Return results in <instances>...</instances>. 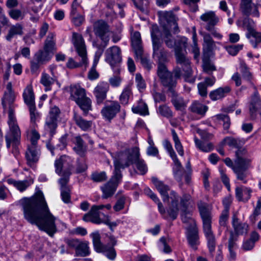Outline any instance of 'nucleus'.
<instances>
[{"mask_svg": "<svg viewBox=\"0 0 261 261\" xmlns=\"http://www.w3.org/2000/svg\"><path fill=\"white\" fill-rule=\"evenodd\" d=\"M92 179L95 182H101L107 179V176L105 172H95L91 175Z\"/></svg>", "mask_w": 261, "mask_h": 261, "instance_id": "338daca9", "label": "nucleus"}, {"mask_svg": "<svg viewBox=\"0 0 261 261\" xmlns=\"http://www.w3.org/2000/svg\"><path fill=\"white\" fill-rule=\"evenodd\" d=\"M132 94L130 86L126 87L123 90L120 96L119 99L122 105H126L128 102L129 99Z\"/></svg>", "mask_w": 261, "mask_h": 261, "instance_id": "09e8293b", "label": "nucleus"}, {"mask_svg": "<svg viewBox=\"0 0 261 261\" xmlns=\"http://www.w3.org/2000/svg\"><path fill=\"white\" fill-rule=\"evenodd\" d=\"M93 30L95 34L99 37L103 41V45L102 47L101 48L99 45L94 42L93 45L98 48V50L102 49L103 50V48L107 46L109 41V38L105 35L109 31V26L105 21L98 20L94 23Z\"/></svg>", "mask_w": 261, "mask_h": 261, "instance_id": "dca6fc26", "label": "nucleus"}, {"mask_svg": "<svg viewBox=\"0 0 261 261\" xmlns=\"http://www.w3.org/2000/svg\"><path fill=\"white\" fill-rule=\"evenodd\" d=\"M96 208V207L92 206L90 211L84 215L83 221L86 222H91L96 224L103 223V221L100 218L99 212Z\"/></svg>", "mask_w": 261, "mask_h": 261, "instance_id": "cd10ccee", "label": "nucleus"}, {"mask_svg": "<svg viewBox=\"0 0 261 261\" xmlns=\"http://www.w3.org/2000/svg\"><path fill=\"white\" fill-rule=\"evenodd\" d=\"M72 43L78 55L81 58V61L76 62L72 58H70L66 63V66L70 69L77 68L82 65H85L86 67L88 63V60L86 46L82 36L80 34L73 33L72 34Z\"/></svg>", "mask_w": 261, "mask_h": 261, "instance_id": "9d476101", "label": "nucleus"}, {"mask_svg": "<svg viewBox=\"0 0 261 261\" xmlns=\"http://www.w3.org/2000/svg\"><path fill=\"white\" fill-rule=\"evenodd\" d=\"M9 16L13 19L21 20L24 17V14L20 10L12 9L9 11Z\"/></svg>", "mask_w": 261, "mask_h": 261, "instance_id": "052dcab7", "label": "nucleus"}, {"mask_svg": "<svg viewBox=\"0 0 261 261\" xmlns=\"http://www.w3.org/2000/svg\"><path fill=\"white\" fill-rule=\"evenodd\" d=\"M151 181L161 194L163 202L168 204V215L173 220L175 219L178 216L180 206L184 209L187 207L190 196L185 195L180 197L175 191H170L169 187L156 177H152Z\"/></svg>", "mask_w": 261, "mask_h": 261, "instance_id": "39448f33", "label": "nucleus"}, {"mask_svg": "<svg viewBox=\"0 0 261 261\" xmlns=\"http://www.w3.org/2000/svg\"><path fill=\"white\" fill-rule=\"evenodd\" d=\"M161 115L166 117H170L172 116V111L169 107L166 105L160 106L158 111Z\"/></svg>", "mask_w": 261, "mask_h": 261, "instance_id": "69168bd1", "label": "nucleus"}, {"mask_svg": "<svg viewBox=\"0 0 261 261\" xmlns=\"http://www.w3.org/2000/svg\"><path fill=\"white\" fill-rule=\"evenodd\" d=\"M132 46L137 59L140 60L144 67H147V62L143 58V49L142 46L141 35L139 32H135L131 37Z\"/></svg>", "mask_w": 261, "mask_h": 261, "instance_id": "f3484780", "label": "nucleus"}, {"mask_svg": "<svg viewBox=\"0 0 261 261\" xmlns=\"http://www.w3.org/2000/svg\"><path fill=\"white\" fill-rule=\"evenodd\" d=\"M224 162L227 166L232 168L238 179L243 181L245 184L247 182L246 177L248 174L247 170L251 166L250 160L237 157L233 163L229 158H226Z\"/></svg>", "mask_w": 261, "mask_h": 261, "instance_id": "f8f14e48", "label": "nucleus"}, {"mask_svg": "<svg viewBox=\"0 0 261 261\" xmlns=\"http://www.w3.org/2000/svg\"><path fill=\"white\" fill-rule=\"evenodd\" d=\"M200 18L202 21L207 22L206 26H210V27H214L219 21V17L213 11L205 12L202 14Z\"/></svg>", "mask_w": 261, "mask_h": 261, "instance_id": "7c9ffc66", "label": "nucleus"}, {"mask_svg": "<svg viewBox=\"0 0 261 261\" xmlns=\"http://www.w3.org/2000/svg\"><path fill=\"white\" fill-rule=\"evenodd\" d=\"M178 164L176 162L174 163V166L173 168V174L175 178L178 181H181L183 171L182 170V166L179 161H178Z\"/></svg>", "mask_w": 261, "mask_h": 261, "instance_id": "603ef678", "label": "nucleus"}, {"mask_svg": "<svg viewBox=\"0 0 261 261\" xmlns=\"http://www.w3.org/2000/svg\"><path fill=\"white\" fill-rule=\"evenodd\" d=\"M232 225L234 229L233 233L237 236L246 234L248 232V225L246 223L239 222L236 215L232 217Z\"/></svg>", "mask_w": 261, "mask_h": 261, "instance_id": "a878e982", "label": "nucleus"}, {"mask_svg": "<svg viewBox=\"0 0 261 261\" xmlns=\"http://www.w3.org/2000/svg\"><path fill=\"white\" fill-rule=\"evenodd\" d=\"M109 83L106 82H100L94 88L93 93L96 98L97 102L101 103L106 98L107 94L109 90Z\"/></svg>", "mask_w": 261, "mask_h": 261, "instance_id": "5701e85b", "label": "nucleus"}, {"mask_svg": "<svg viewBox=\"0 0 261 261\" xmlns=\"http://www.w3.org/2000/svg\"><path fill=\"white\" fill-rule=\"evenodd\" d=\"M24 219L52 237L56 232L55 217L50 213L42 192H37L30 198L24 197L19 201Z\"/></svg>", "mask_w": 261, "mask_h": 261, "instance_id": "f257e3e1", "label": "nucleus"}, {"mask_svg": "<svg viewBox=\"0 0 261 261\" xmlns=\"http://www.w3.org/2000/svg\"><path fill=\"white\" fill-rule=\"evenodd\" d=\"M70 96L75 102L84 98L86 96V90L78 85L70 87Z\"/></svg>", "mask_w": 261, "mask_h": 261, "instance_id": "c756f323", "label": "nucleus"}, {"mask_svg": "<svg viewBox=\"0 0 261 261\" xmlns=\"http://www.w3.org/2000/svg\"><path fill=\"white\" fill-rule=\"evenodd\" d=\"M243 25L244 27H245L248 31L246 34H250L252 32L256 31L255 29V22L251 19H245L244 20Z\"/></svg>", "mask_w": 261, "mask_h": 261, "instance_id": "bf43d9fd", "label": "nucleus"}, {"mask_svg": "<svg viewBox=\"0 0 261 261\" xmlns=\"http://www.w3.org/2000/svg\"><path fill=\"white\" fill-rule=\"evenodd\" d=\"M194 142L196 147L201 151L209 152L214 149V145L212 143L204 142L196 137L194 138Z\"/></svg>", "mask_w": 261, "mask_h": 261, "instance_id": "ea45409f", "label": "nucleus"}, {"mask_svg": "<svg viewBox=\"0 0 261 261\" xmlns=\"http://www.w3.org/2000/svg\"><path fill=\"white\" fill-rule=\"evenodd\" d=\"M120 109V106L118 102L112 101L110 105L105 106L101 113L105 119L110 121L119 112Z\"/></svg>", "mask_w": 261, "mask_h": 261, "instance_id": "b1692460", "label": "nucleus"}, {"mask_svg": "<svg viewBox=\"0 0 261 261\" xmlns=\"http://www.w3.org/2000/svg\"><path fill=\"white\" fill-rule=\"evenodd\" d=\"M181 219L185 224L186 234L188 244L191 248L196 250L200 242L196 222L194 219L190 216H186L185 214L181 215Z\"/></svg>", "mask_w": 261, "mask_h": 261, "instance_id": "ddd939ff", "label": "nucleus"}, {"mask_svg": "<svg viewBox=\"0 0 261 261\" xmlns=\"http://www.w3.org/2000/svg\"><path fill=\"white\" fill-rule=\"evenodd\" d=\"M223 143L231 148H239L241 146L244 142L238 138H234L231 137H227L223 139Z\"/></svg>", "mask_w": 261, "mask_h": 261, "instance_id": "79ce46f5", "label": "nucleus"}, {"mask_svg": "<svg viewBox=\"0 0 261 261\" xmlns=\"http://www.w3.org/2000/svg\"><path fill=\"white\" fill-rule=\"evenodd\" d=\"M121 178L113 174L110 180L101 187L103 198L107 199L111 197L114 194L119 183L121 181Z\"/></svg>", "mask_w": 261, "mask_h": 261, "instance_id": "6ab92c4d", "label": "nucleus"}, {"mask_svg": "<svg viewBox=\"0 0 261 261\" xmlns=\"http://www.w3.org/2000/svg\"><path fill=\"white\" fill-rule=\"evenodd\" d=\"M50 59L49 52L45 50H40L34 55L31 62V70L33 73L36 72L41 64L48 62Z\"/></svg>", "mask_w": 261, "mask_h": 261, "instance_id": "a211bd4d", "label": "nucleus"}, {"mask_svg": "<svg viewBox=\"0 0 261 261\" xmlns=\"http://www.w3.org/2000/svg\"><path fill=\"white\" fill-rule=\"evenodd\" d=\"M95 251L98 253H102L109 259L114 260L116 257L115 249L111 246L103 245L100 241V236L98 231L90 234Z\"/></svg>", "mask_w": 261, "mask_h": 261, "instance_id": "2eb2a0df", "label": "nucleus"}, {"mask_svg": "<svg viewBox=\"0 0 261 261\" xmlns=\"http://www.w3.org/2000/svg\"><path fill=\"white\" fill-rule=\"evenodd\" d=\"M22 30L23 28L22 25L19 23L12 25L10 28L9 33L6 36L7 40L10 41L15 35H21L23 34Z\"/></svg>", "mask_w": 261, "mask_h": 261, "instance_id": "a19ab883", "label": "nucleus"}, {"mask_svg": "<svg viewBox=\"0 0 261 261\" xmlns=\"http://www.w3.org/2000/svg\"><path fill=\"white\" fill-rule=\"evenodd\" d=\"M190 109L193 112L203 115L207 111L208 108L198 101H195L192 104Z\"/></svg>", "mask_w": 261, "mask_h": 261, "instance_id": "a18cd8bd", "label": "nucleus"}, {"mask_svg": "<svg viewBox=\"0 0 261 261\" xmlns=\"http://www.w3.org/2000/svg\"><path fill=\"white\" fill-rule=\"evenodd\" d=\"M230 90L229 87H220L212 91L210 93V97L212 100H217L224 97Z\"/></svg>", "mask_w": 261, "mask_h": 261, "instance_id": "c9c22d12", "label": "nucleus"}, {"mask_svg": "<svg viewBox=\"0 0 261 261\" xmlns=\"http://www.w3.org/2000/svg\"><path fill=\"white\" fill-rule=\"evenodd\" d=\"M39 150L37 146H29L25 152V158L28 164L32 166L39 159Z\"/></svg>", "mask_w": 261, "mask_h": 261, "instance_id": "bb28decb", "label": "nucleus"}, {"mask_svg": "<svg viewBox=\"0 0 261 261\" xmlns=\"http://www.w3.org/2000/svg\"><path fill=\"white\" fill-rule=\"evenodd\" d=\"M105 56L106 61L113 66L121 61V49L117 46L110 47L106 50Z\"/></svg>", "mask_w": 261, "mask_h": 261, "instance_id": "412c9836", "label": "nucleus"}, {"mask_svg": "<svg viewBox=\"0 0 261 261\" xmlns=\"http://www.w3.org/2000/svg\"><path fill=\"white\" fill-rule=\"evenodd\" d=\"M172 138L173 141L174 142L175 144V148L177 151L178 152V154L180 156H183L184 154L183 147L181 145V143L180 141V140L175 132V131L174 129H172L171 131Z\"/></svg>", "mask_w": 261, "mask_h": 261, "instance_id": "3c124183", "label": "nucleus"}, {"mask_svg": "<svg viewBox=\"0 0 261 261\" xmlns=\"http://www.w3.org/2000/svg\"><path fill=\"white\" fill-rule=\"evenodd\" d=\"M57 121L53 119L50 117H47L44 125V129L46 133L49 134L50 136L53 137L56 133L57 128Z\"/></svg>", "mask_w": 261, "mask_h": 261, "instance_id": "58836bf2", "label": "nucleus"}, {"mask_svg": "<svg viewBox=\"0 0 261 261\" xmlns=\"http://www.w3.org/2000/svg\"><path fill=\"white\" fill-rule=\"evenodd\" d=\"M200 214L203 222V230L207 241L210 252L213 253L216 247V238L212 230V216L211 209L207 205L201 201L198 203Z\"/></svg>", "mask_w": 261, "mask_h": 261, "instance_id": "1a4fd4ad", "label": "nucleus"}, {"mask_svg": "<svg viewBox=\"0 0 261 261\" xmlns=\"http://www.w3.org/2000/svg\"><path fill=\"white\" fill-rule=\"evenodd\" d=\"M151 181L161 194L163 202L168 204V215L173 220L175 219L178 216L180 206L184 209L187 207L190 196L185 195L180 197L175 191H170L169 187L156 177H152Z\"/></svg>", "mask_w": 261, "mask_h": 261, "instance_id": "423d86ee", "label": "nucleus"}, {"mask_svg": "<svg viewBox=\"0 0 261 261\" xmlns=\"http://www.w3.org/2000/svg\"><path fill=\"white\" fill-rule=\"evenodd\" d=\"M8 181L9 184H12L18 190L23 192L33 184L34 180L32 178L18 181L9 179Z\"/></svg>", "mask_w": 261, "mask_h": 261, "instance_id": "2f4dec72", "label": "nucleus"}, {"mask_svg": "<svg viewBox=\"0 0 261 261\" xmlns=\"http://www.w3.org/2000/svg\"><path fill=\"white\" fill-rule=\"evenodd\" d=\"M248 107L251 118L255 119L258 110L261 108V98L256 90L250 96Z\"/></svg>", "mask_w": 261, "mask_h": 261, "instance_id": "4be33fe9", "label": "nucleus"}, {"mask_svg": "<svg viewBox=\"0 0 261 261\" xmlns=\"http://www.w3.org/2000/svg\"><path fill=\"white\" fill-rule=\"evenodd\" d=\"M54 37L55 35L53 33L48 34L45 41L44 47V50L49 52L53 49L55 45V41L54 40Z\"/></svg>", "mask_w": 261, "mask_h": 261, "instance_id": "13d9d810", "label": "nucleus"}, {"mask_svg": "<svg viewBox=\"0 0 261 261\" xmlns=\"http://www.w3.org/2000/svg\"><path fill=\"white\" fill-rule=\"evenodd\" d=\"M103 53V49H99L95 53V60L93 67L91 68L88 74V77L90 80H96L99 77V74L95 69V66L97 62Z\"/></svg>", "mask_w": 261, "mask_h": 261, "instance_id": "473e14b6", "label": "nucleus"}, {"mask_svg": "<svg viewBox=\"0 0 261 261\" xmlns=\"http://www.w3.org/2000/svg\"><path fill=\"white\" fill-rule=\"evenodd\" d=\"M158 13L163 32L161 33L157 25L152 26L151 35L154 51L159 49L163 40L168 47L172 48L173 45V37L170 30L172 27L175 33L178 32V30L176 22L178 19L172 11H161Z\"/></svg>", "mask_w": 261, "mask_h": 261, "instance_id": "f03ea898", "label": "nucleus"}, {"mask_svg": "<svg viewBox=\"0 0 261 261\" xmlns=\"http://www.w3.org/2000/svg\"><path fill=\"white\" fill-rule=\"evenodd\" d=\"M90 253L89 243L87 241H81L76 251L75 254L77 256L85 257Z\"/></svg>", "mask_w": 261, "mask_h": 261, "instance_id": "4c0bfd02", "label": "nucleus"}, {"mask_svg": "<svg viewBox=\"0 0 261 261\" xmlns=\"http://www.w3.org/2000/svg\"><path fill=\"white\" fill-rule=\"evenodd\" d=\"M229 218V211L227 209L223 210L221 213L219 218L220 229L223 228L225 232V237H226V231L227 229V222Z\"/></svg>", "mask_w": 261, "mask_h": 261, "instance_id": "37998d69", "label": "nucleus"}, {"mask_svg": "<svg viewBox=\"0 0 261 261\" xmlns=\"http://www.w3.org/2000/svg\"><path fill=\"white\" fill-rule=\"evenodd\" d=\"M76 103L85 114H87L88 111L91 110L92 102L91 99L87 96L80 100V101H77Z\"/></svg>", "mask_w": 261, "mask_h": 261, "instance_id": "49530a36", "label": "nucleus"}, {"mask_svg": "<svg viewBox=\"0 0 261 261\" xmlns=\"http://www.w3.org/2000/svg\"><path fill=\"white\" fill-rule=\"evenodd\" d=\"M73 119L75 124L83 130H88L92 126V122L91 121L84 119L75 113L74 114Z\"/></svg>", "mask_w": 261, "mask_h": 261, "instance_id": "f704fd0d", "label": "nucleus"}, {"mask_svg": "<svg viewBox=\"0 0 261 261\" xmlns=\"http://www.w3.org/2000/svg\"><path fill=\"white\" fill-rule=\"evenodd\" d=\"M174 87L168 88L169 96L171 97V101L177 110L182 111L187 106V101L177 95L174 90Z\"/></svg>", "mask_w": 261, "mask_h": 261, "instance_id": "393cba45", "label": "nucleus"}, {"mask_svg": "<svg viewBox=\"0 0 261 261\" xmlns=\"http://www.w3.org/2000/svg\"><path fill=\"white\" fill-rule=\"evenodd\" d=\"M72 160L67 155H63L56 160L55 166L56 172L62 177L59 180L61 186V195L62 200L66 203L70 202V193L69 188L67 186L69 176L71 174L73 167Z\"/></svg>", "mask_w": 261, "mask_h": 261, "instance_id": "6e6552de", "label": "nucleus"}, {"mask_svg": "<svg viewBox=\"0 0 261 261\" xmlns=\"http://www.w3.org/2000/svg\"><path fill=\"white\" fill-rule=\"evenodd\" d=\"M148 196H149L150 198L154 201V202L157 203L159 211L165 218H166V214H168L167 210L166 211L165 208L164 207L162 203L160 202L158 197L154 194H153L150 190L149 191L148 190Z\"/></svg>", "mask_w": 261, "mask_h": 261, "instance_id": "c03bdc74", "label": "nucleus"}, {"mask_svg": "<svg viewBox=\"0 0 261 261\" xmlns=\"http://www.w3.org/2000/svg\"><path fill=\"white\" fill-rule=\"evenodd\" d=\"M132 111L134 113L139 114L141 115L147 114V106L145 102L142 100L138 101V105L132 107Z\"/></svg>", "mask_w": 261, "mask_h": 261, "instance_id": "de8ad7c7", "label": "nucleus"}, {"mask_svg": "<svg viewBox=\"0 0 261 261\" xmlns=\"http://www.w3.org/2000/svg\"><path fill=\"white\" fill-rule=\"evenodd\" d=\"M151 181L161 194L163 202L168 204V215L173 220L175 219L178 216L180 206L184 209L187 207L190 196L185 195L180 197L175 191H170L169 187L156 177H152Z\"/></svg>", "mask_w": 261, "mask_h": 261, "instance_id": "20e7f679", "label": "nucleus"}, {"mask_svg": "<svg viewBox=\"0 0 261 261\" xmlns=\"http://www.w3.org/2000/svg\"><path fill=\"white\" fill-rule=\"evenodd\" d=\"M138 158V149L134 148L131 151H125L117 154L114 161L115 170L113 174L122 178L120 169H124L133 164V160Z\"/></svg>", "mask_w": 261, "mask_h": 261, "instance_id": "9b49d317", "label": "nucleus"}, {"mask_svg": "<svg viewBox=\"0 0 261 261\" xmlns=\"http://www.w3.org/2000/svg\"><path fill=\"white\" fill-rule=\"evenodd\" d=\"M167 61L166 53L161 52L160 56L159 57L158 74L165 87L168 88L175 87L176 85V80L173 79L172 73L168 70L164 63Z\"/></svg>", "mask_w": 261, "mask_h": 261, "instance_id": "4468645a", "label": "nucleus"}, {"mask_svg": "<svg viewBox=\"0 0 261 261\" xmlns=\"http://www.w3.org/2000/svg\"><path fill=\"white\" fill-rule=\"evenodd\" d=\"M133 163H135L138 170V172L141 174H144L146 173V165L144 161L139 158V152H138V158L133 160Z\"/></svg>", "mask_w": 261, "mask_h": 261, "instance_id": "864d4df0", "label": "nucleus"}, {"mask_svg": "<svg viewBox=\"0 0 261 261\" xmlns=\"http://www.w3.org/2000/svg\"><path fill=\"white\" fill-rule=\"evenodd\" d=\"M135 82L138 89L140 92L144 91L146 88L145 81L143 79L140 73H137L135 76Z\"/></svg>", "mask_w": 261, "mask_h": 261, "instance_id": "6e6d98bb", "label": "nucleus"}, {"mask_svg": "<svg viewBox=\"0 0 261 261\" xmlns=\"http://www.w3.org/2000/svg\"><path fill=\"white\" fill-rule=\"evenodd\" d=\"M23 97L25 103L29 106H35V96L32 87L28 86L23 93Z\"/></svg>", "mask_w": 261, "mask_h": 261, "instance_id": "72a5a7b5", "label": "nucleus"}, {"mask_svg": "<svg viewBox=\"0 0 261 261\" xmlns=\"http://www.w3.org/2000/svg\"><path fill=\"white\" fill-rule=\"evenodd\" d=\"M252 190L245 186L237 187L236 188V196L239 201L246 202L251 197Z\"/></svg>", "mask_w": 261, "mask_h": 261, "instance_id": "c85d7f7f", "label": "nucleus"}, {"mask_svg": "<svg viewBox=\"0 0 261 261\" xmlns=\"http://www.w3.org/2000/svg\"><path fill=\"white\" fill-rule=\"evenodd\" d=\"M148 144L149 146L148 147V155L152 156H157L159 154V151L157 148L154 146L153 141L148 137Z\"/></svg>", "mask_w": 261, "mask_h": 261, "instance_id": "0e129e2a", "label": "nucleus"}, {"mask_svg": "<svg viewBox=\"0 0 261 261\" xmlns=\"http://www.w3.org/2000/svg\"><path fill=\"white\" fill-rule=\"evenodd\" d=\"M240 70L243 78L248 82H251L252 78V74L244 62H242L241 63Z\"/></svg>", "mask_w": 261, "mask_h": 261, "instance_id": "4d7b16f0", "label": "nucleus"}, {"mask_svg": "<svg viewBox=\"0 0 261 261\" xmlns=\"http://www.w3.org/2000/svg\"><path fill=\"white\" fill-rule=\"evenodd\" d=\"M75 146L74 147L75 151L79 154L82 155L85 150V147L83 145V141L80 136L75 138Z\"/></svg>", "mask_w": 261, "mask_h": 261, "instance_id": "5fc2aeb1", "label": "nucleus"}, {"mask_svg": "<svg viewBox=\"0 0 261 261\" xmlns=\"http://www.w3.org/2000/svg\"><path fill=\"white\" fill-rule=\"evenodd\" d=\"M253 47L256 48L261 46V32L256 31L250 34H246Z\"/></svg>", "mask_w": 261, "mask_h": 261, "instance_id": "e433bc0d", "label": "nucleus"}, {"mask_svg": "<svg viewBox=\"0 0 261 261\" xmlns=\"http://www.w3.org/2000/svg\"><path fill=\"white\" fill-rule=\"evenodd\" d=\"M55 80L45 73L42 74L40 83L45 87H49L54 83Z\"/></svg>", "mask_w": 261, "mask_h": 261, "instance_id": "e2e57ef3", "label": "nucleus"}, {"mask_svg": "<svg viewBox=\"0 0 261 261\" xmlns=\"http://www.w3.org/2000/svg\"><path fill=\"white\" fill-rule=\"evenodd\" d=\"M15 98V95L12 90V84L11 82H9L6 85V90L2 101L4 111H7L8 113V123L10 128L9 132L6 136V140L7 147L9 148L12 144L14 149V151L16 154L17 152L16 146L20 139L21 133L16 123L14 113V105L13 102Z\"/></svg>", "mask_w": 261, "mask_h": 261, "instance_id": "7ed1b4c3", "label": "nucleus"}, {"mask_svg": "<svg viewBox=\"0 0 261 261\" xmlns=\"http://www.w3.org/2000/svg\"><path fill=\"white\" fill-rule=\"evenodd\" d=\"M187 41L188 39L185 37H178L176 40L173 38V45L172 47L174 46L176 62L177 64L180 65L182 68L181 70L177 67L174 69L173 72L176 79H179L183 76L186 82L193 83L195 78L192 75L190 61L186 56Z\"/></svg>", "mask_w": 261, "mask_h": 261, "instance_id": "0eeeda50", "label": "nucleus"}, {"mask_svg": "<svg viewBox=\"0 0 261 261\" xmlns=\"http://www.w3.org/2000/svg\"><path fill=\"white\" fill-rule=\"evenodd\" d=\"M201 35L203 36L204 43L207 49L210 51L213 50L216 47V44L210 34L207 33H202Z\"/></svg>", "mask_w": 261, "mask_h": 261, "instance_id": "8fccbe9b", "label": "nucleus"}, {"mask_svg": "<svg viewBox=\"0 0 261 261\" xmlns=\"http://www.w3.org/2000/svg\"><path fill=\"white\" fill-rule=\"evenodd\" d=\"M243 46V45L242 44H238L226 46L225 48L229 54L232 56H235L242 49Z\"/></svg>", "mask_w": 261, "mask_h": 261, "instance_id": "774afa93", "label": "nucleus"}, {"mask_svg": "<svg viewBox=\"0 0 261 261\" xmlns=\"http://www.w3.org/2000/svg\"><path fill=\"white\" fill-rule=\"evenodd\" d=\"M240 8L242 12L246 15L257 18L260 16L257 5L253 3L252 0H241Z\"/></svg>", "mask_w": 261, "mask_h": 261, "instance_id": "aec40b11", "label": "nucleus"}, {"mask_svg": "<svg viewBox=\"0 0 261 261\" xmlns=\"http://www.w3.org/2000/svg\"><path fill=\"white\" fill-rule=\"evenodd\" d=\"M202 68L203 71L207 73H211L212 71L216 70L215 66L208 60H204L203 61Z\"/></svg>", "mask_w": 261, "mask_h": 261, "instance_id": "680f3d73", "label": "nucleus"}]
</instances>
